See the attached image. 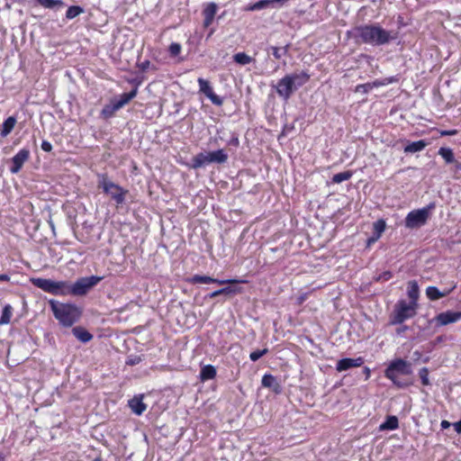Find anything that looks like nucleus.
<instances>
[{"label": "nucleus", "instance_id": "obj_37", "mask_svg": "<svg viewBox=\"0 0 461 461\" xmlns=\"http://www.w3.org/2000/svg\"><path fill=\"white\" fill-rule=\"evenodd\" d=\"M85 12L84 8L79 5H71L66 12V18L72 20Z\"/></svg>", "mask_w": 461, "mask_h": 461}, {"label": "nucleus", "instance_id": "obj_6", "mask_svg": "<svg viewBox=\"0 0 461 461\" xmlns=\"http://www.w3.org/2000/svg\"><path fill=\"white\" fill-rule=\"evenodd\" d=\"M228 160V154L220 149L214 151L200 152L192 158V167L194 169L204 167L211 163L224 164Z\"/></svg>", "mask_w": 461, "mask_h": 461}, {"label": "nucleus", "instance_id": "obj_19", "mask_svg": "<svg viewBox=\"0 0 461 461\" xmlns=\"http://www.w3.org/2000/svg\"><path fill=\"white\" fill-rule=\"evenodd\" d=\"M128 405L132 412L138 416L141 415L147 409V405L143 402L142 394L135 395L133 398L129 400Z\"/></svg>", "mask_w": 461, "mask_h": 461}, {"label": "nucleus", "instance_id": "obj_57", "mask_svg": "<svg viewBox=\"0 0 461 461\" xmlns=\"http://www.w3.org/2000/svg\"><path fill=\"white\" fill-rule=\"evenodd\" d=\"M6 455L3 452H0V461H5Z\"/></svg>", "mask_w": 461, "mask_h": 461}, {"label": "nucleus", "instance_id": "obj_1", "mask_svg": "<svg viewBox=\"0 0 461 461\" xmlns=\"http://www.w3.org/2000/svg\"><path fill=\"white\" fill-rule=\"evenodd\" d=\"M356 43L367 44L373 47L384 46L398 39V32L388 31L379 23H368L356 26L353 29Z\"/></svg>", "mask_w": 461, "mask_h": 461}, {"label": "nucleus", "instance_id": "obj_53", "mask_svg": "<svg viewBox=\"0 0 461 461\" xmlns=\"http://www.w3.org/2000/svg\"><path fill=\"white\" fill-rule=\"evenodd\" d=\"M10 280V276L6 274L0 275V281L8 282Z\"/></svg>", "mask_w": 461, "mask_h": 461}, {"label": "nucleus", "instance_id": "obj_5", "mask_svg": "<svg viewBox=\"0 0 461 461\" xmlns=\"http://www.w3.org/2000/svg\"><path fill=\"white\" fill-rule=\"evenodd\" d=\"M97 179L98 188L109 195L117 205L122 204L125 202V195L128 190L111 181L107 174H98Z\"/></svg>", "mask_w": 461, "mask_h": 461}, {"label": "nucleus", "instance_id": "obj_4", "mask_svg": "<svg viewBox=\"0 0 461 461\" xmlns=\"http://www.w3.org/2000/svg\"><path fill=\"white\" fill-rule=\"evenodd\" d=\"M31 283L37 288L56 296H67L70 294V282L55 281L42 277H32Z\"/></svg>", "mask_w": 461, "mask_h": 461}, {"label": "nucleus", "instance_id": "obj_10", "mask_svg": "<svg viewBox=\"0 0 461 461\" xmlns=\"http://www.w3.org/2000/svg\"><path fill=\"white\" fill-rule=\"evenodd\" d=\"M272 86L276 88L277 95L285 101L295 92L294 88H293L292 80L287 75L279 79L277 84Z\"/></svg>", "mask_w": 461, "mask_h": 461}, {"label": "nucleus", "instance_id": "obj_59", "mask_svg": "<svg viewBox=\"0 0 461 461\" xmlns=\"http://www.w3.org/2000/svg\"><path fill=\"white\" fill-rule=\"evenodd\" d=\"M394 81H395V79H394L393 77H391L390 79H388V81H387V82H388V83H393V82H394Z\"/></svg>", "mask_w": 461, "mask_h": 461}, {"label": "nucleus", "instance_id": "obj_13", "mask_svg": "<svg viewBox=\"0 0 461 461\" xmlns=\"http://www.w3.org/2000/svg\"><path fill=\"white\" fill-rule=\"evenodd\" d=\"M30 158V150L28 149H22L12 158V166L10 172L17 174L23 167L24 162Z\"/></svg>", "mask_w": 461, "mask_h": 461}, {"label": "nucleus", "instance_id": "obj_30", "mask_svg": "<svg viewBox=\"0 0 461 461\" xmlns=\"http://www.w3.org/2000/svg\"><path fill=\"white\" fill-rule=\"evenodd\" d=\"M399 420L396 416L391 415L387 416L385 420L379 426V429L381 431L384 430H393L398 429Z\"/></svg>", "mask_w": 461, "mask_h": 461}, {"label": "nucleus", "instance_id": "obj_61", "mask_svg": "<svg viewBox=\"0 0 461 461\" xmlns=\"http://www.w3.org/2000/svg\"><path fill=\"white\" fill-rule=\"evenodd\" d=\"M93 461H102L100 457L95 458Z\"/></svg>", "mask_w": 461, "mask_h": 461}, {"label": "nucleus", "instance_id": "obj_34", "mask_svg": "<svg viewBox=\"0 0 461 461\" xmlns=\"http://www.w3.org/2000/svg\"><path fill=\"white\" fill-rule=\"evenodd\" d=\"M384 83L379 80H375L372 83L360 84L356 86L355 92L366 94L371 91L374 87L384 86Z\"/></svg>", "mask_w": 461, "mask_h": 461}, {"label": "nucleus", "instance_id": "obj_56", "mask_svg": "<svg viewBox=\"0 0 461 461\" xmlns=\"http://www.w3.org/2000/svg\"><path fill=\"white\" fill-rule=\"evenodd\" d=\"M456 170H461V162L456 161L455 165Z\"/></svg>", "mask_w": 461, "mask_h": 461}, {"label": "nucleus", "instance_id": "obj_47", "mask_svg": "<svg viewBox=\"0 0 461 461\" xmlns=\"http://www.w3.org/2000/svg\"><path fill=\"white\" fill-rule=\"evenodd\" d=\"M150 62L149 60H145L141 63L138 64V68L142 71L145 72L149 68Z\"/></svg>", "mask_w": 461, "mask_h": 461}, {"label": "nucleus", "instance_id": "obj_7", "mask_svg": "<svg viewBox=\"0 0 461 461\" xmlns=\"http://www.w3.org/2000/svg\"><path fill=\"white\" fill-rule=\"evenodd\" d=\"M435 207L436 204L432 202L421 209L411 211L405 217L404 226L411 230L424 226L428 221L430 212L435 209Z\"/></svg>", "mask_w": 461, "mask_h": 461}, {"label": "nucleus", "instance_id": "obj_49", "mask_svg": "<svg viewBox=\"0 0 461 461\" xmlns=\"http://www.w3.org/2000/svg\"><path fill=\"white\" fill-rule=\"evenodd\" d=\"M455 430L459 434L461 433V419L453 424Z\"/></svg>", "mask_w": 461, "mask_h": 461}, {"label": "nucleus", "instance_id": "obj_16", "mask_svg": "<svg viewBox=\"0 0 461 461\" xmlns=\"http://www.w3.org/2000/svg\"><path fill=\"white\" fill-rule=\"evenodd\" d=\"M289 0H259L246 7L247 11H258L268 7H280Z\"/></svg>", "mask_w": 461, "mask_h": 461}, {"label": "nucleus", "instance_id": "obj_29", "mask_svg": "<svg viewBox=\"0 0 461 461\" xmlns=\"http://www.w3.org/2000/svg\"><path fill=\"white\" fill-rule=\"evenodd\" d=\"M138 93V85L131 90L129 93H123L120 95V98L118 100H114V102L117 104V105L121 108H122L125 104H127L131 99H133Z\"/></svg>", "mask_w": 461, "mask_h": 461}, {"label": "nucleus", "instance_id": "obj_41", "mask_svg": "<svg viewBox=\"0 0 461 461\" xmlns=\"http://www.w3.org/2000/svg\"><path fill=\"white\" fill-rule=\"evenodd\" d=\"M267 352H268L267 348H264V349H261V350L260 349L255 350V351L250 353L249 358H250L251 361L256 362L260 357H262L263 356L267 354Z\"/></svg>", "mask_w": 461, "mask_h": 461}, {"label": "nucleus", "instance_id": "obj_35", "mask_svg": "<svg viewBox=\"0 0 461 461\" xmlns=\"http://www.w3.org/2000/svg\"><path fill=\"white\" fill-rule=\"evenodd\" d=\"M233 61L239 65H248L253 61V59L245 52H238L233 55Z\"/></svg>", "mask_w": 461, "mask_h": 461}, {"label": "nucleus", "instance_id": "obj_42", "mask_svg": "<svg viewBox=\"0 0 461 461\" xmlns=\"http://www.w3.org/2000/svg\"><path fill=\"white\" fill-rule=\"evenodd\" d=\"M182 47L177 42H172L169 45L168 51L171 57H176L180 54Z\"/></svg>", "mask_w": 461, "mask_h": 461}, {"label": "nucleus", "instance_id": "obj_8", "mask_svg": "<svg viewBox=\"0 0 461 461\" xmlns=\"http://www.w3.org/2000/svg\"><path fill=\"white\" fill-rule=\"evenodd\" d=\"M416 305L407 303L405 300L398 301L391 315L390 324H402L406 320L412 318L416 315Z\"/></svg>", "mask_w": 461, "mask_h": 461}, {"label": "nucleus", "instance_id": "obj_60", "mask_svg": "<svg viewBox=\"0 0 461 461\" xmlns=\"http://www.w3.org/2000/svg\"><path fill=\"white\" fill-rule=\"evenodd\" d=\"M50 225L51 229L54 230V223L51 221H50Z\"/></svg>", "mask_w": 461, "mask_h": 461}, {"label": "nucleus", "instance_id": "obj_21", "mask_svg": "<svg viewBox=\"0 0 461 461\" xmlns=\"http://www.w3.org/2000/svg\"><path fill=\"white\" fill-rule=\"evenodd\" d=\"M241 293H242V288L240 286L229 285V286H225L221 289H218L216 291H213L212 293L208 294V297L212 299V298H215L221 294L231 296V295L239 294Z\"/></svg>", "mask_w": 461, "mask_h": 461}, {"label": "nucleus", "instance_id": "obj_15", "mask_svg": "<svg viewBox=\"0 0 461 461\" xmlns=\"http://www.w3.org/2000/svg\"><path fill=\"white\" fill-rule=\"evenodd\" d=\"M364 362L365 359L362 357H358L357 358L344 357L337 362L336 370L338 372H343L353 367H359L364 364Z\"/></svg>", "mask_w": 461, "mask_h": 461}, {"label": "nucleus", "instance_id": "obj_54", "mask_svg": "<svg viewBox=\"0 0 461 461\" xmlns=\"http://www.w3.org/2000/svg\"><path fill=\"white\" fill-rule=\"evenodd\" d=\"M364 374L366 375V379H368L370 376V369L367 366H365L363 369Z\"/></svg>", "mask_w": 461, "mask_h": 461}, {"label": "nucleus", "instance_id": "obj_18", "mask_svg": "<svg viewBox=\"0 0 461 461\" xmlns=\"http://www.w3.org/2000/svg\"><path fill=\"white\" fill-rule=\"evenodd\" d=\"M263 387L272 390L275 393L278 394L282 392V385L277 378L271 374H265L261 380Z\"/></svg>", "mask_w": 461, "mask_h": 461}, {"label": "nucleus", "instance_id": "obj_52", "mask_svg": "<svg viewBox=\"0 0 461 461\" xmlns=\"http://www.w3.org/2000/svg\"><path fill=\"white\" fill-rule=\"evenodd\" d=\"M408 329H409V327H408V326L403 325V326H402V327H400V328H398V329H397V333H398V334H401V333H402V332H405L406 330H408Z\"/></svg>", "mask_w": 461, "mask_h": 461}, {"label": "nucleus", "instance_id": "obj_55", "mask_svg": "<svg viewBox=\"0 0 461 461\" xmlns=\"http://www.w3.org/2000/svg\"><path fill=\"white\" fill-rule=\"evenodd\" d=\"M413 357L416 360H418L421 357V353L420 351L416 350L413 352Z\"/></svg>", "mask_w": 461, "mask_h": 461}, {"label": "nucleus", "instance_id": "obj_12", "mask_svg": "<svg viewBox=\"0 0 461 461\" xmlns=\"http://www.w3.org/2000/svg\"><path fill=\"white\" fill-rule=\"evenodd\" d=\"M189 282L191 284H219V285H224V284H239V283H246L245 280H236V279H224V280H219L212 278L208 276H201V275H194L190 279Z\"/></svg>", "mask_w": 461, "mask_h": 461}, {"label": "nucleus", "instance_id": "obj_9", "mask_svg": "<svg viewBox=\"0 0 461 461\" xmlns=\"http://www.w3.org/2000/svg\"><path fill=\"white\" fill-rule=\"evenodd\" d=\"M103 279L104 276H98L80 277L74 284L70 283V294L73 296H84Z\"/></svg>", "mask_w": 461, "mask_h": 461}, {"label": "nucleus", "instance_id": "obj_46", "mask_svg": "<svg viewBox=\"0 0 461 461\" xmlns=\"http://www.w3.org/2000/svg\"><path fill=\"white\" fill-rule=\"evenodd\" d=\"M41 149L45 152H50L52 150V145L48 140H42V142H41Z\"/></svg>", "mask_w": 461, "mask_h": 461}, {"label": "nucleus", "instance_id": "obj_2", "mask_svg": "<svg viewBox=\"0 0 461 461\" xmlns=\"http://www.w3.org/2000/svg\"><path fill=\"white\" fill-rule=\"evenodd\" d=\"M48 303L56 320L63 327H72L77 322L82 315V310L75 303H59L50 299Z\"/></svg>", "mask_w": 461, "mask_h": 461}, {"label": "nucleus", "instance_id": "obj_14", "mask_svg": "<svg viewBox=\"0 0 461 461\" xmlns=\"http://www.w3.org/2000/svg\"><path fill=\"white\" fill-rule=\"evenodd\" d=\"M459 320H461V312L453 311L440 312L434 318V321L437 322L438 326L451 324L458 321Z\"/></svg>", "mask_w": 461, "mask_h": 461}, {"label": "nucleus", "instance_id": "obj_48", "mask_svg": "<svg viewBox=\"0 0 461 461\" xmlns=\"http://www.w3.org/2000/svg\"><path fill=\"white\" fill-rule=\"evenodd\" d=\"M380 237L373 234L366 240V247H370L373 243H375Z\"/></svg>", "mask_w": 461, "mask_h": 461}, {"label": "nucleus", "instance_id": "obj_44", "mask_svg": "<svg viewBox=\"0 0 461 461\" xmlns=\"http://www.w3.org/2000/svg\"><path fill=\"white\" fill-rule=\"evenodd\" d=\"M141 361H142V357L140 356L130 355V356H128V357L126 359V365L132 366L140 364Z\"/></svg>", "mask_w": 461, "mask_h": 461}, {"label": "nucleus", "instance_id": "obj_22", "mask_svg": "<svg viewBox=\"0 0 461 461\" xmlns=\"http://www.w3.org/2000/svg\"><path fill=\"white\" fill-rule=\"evenodd\" d=\"M455 287L456 286H453L450 289L439 291L438 287L430 285V286H428L426 289V295L430 301H437V300L449 294L455 289Z\"/></svg>", "mask_w": 461, "mask_h": 461}, {"label": "nucleus", "instance_id": "obj_3", "mask_svg": "<svg viewBox=\"0 0 461 461\" xmlns=\"http://www.w3.org/2000/svg\"><path fill=\"white\" fill-rule=\"evenodd\" d=\"M412 374L411 364L402 358L392 360L384 369V376L392 381L398 388H407L412 384V381L399 379L398 375H411Z\"/></svg>", "mask_w": 461, "mask_h": 461}, {"label": "nucleus", "instance_id": "obj_17", "mask_svg": "<svg viewBox=\"0 0 461 461\" xmlns=\"http://www.w3.org/2000/svg\"><path fill=\"white\" fill-rule=\"evenodd\" d=\"M287 77L292 80L293 88L295 91L304 86L311 78V75L307 71L287 74Z\"/></svg>", "mask_w": 461, "mask_h": 461}, {"label": "nucleus", "instance_id": "obj_23", "mask_svg": "<svg viewBox=\"0 0 461 461\" xmlns=\"http://www.w3.org/2000/svg\"><path fill=\"white\" fill-rule=\"evenodd\" d=\"M290 46V43L283 47L268 46L265 50L268 55L271 53L276 59H280L281 58L288 55Z\"/></svg>", "mask_w": 461, "mask_h": 461}, {"label": "nucleus", "instance_id": "obj_40", "mask_svg": "<svg viewBox=\"0 0 461 461\" xmlns=\"http://www.w3.org/2000/svg\"><path fill=\"white\" fill-rule=\"evenodd\" d=\"M429 369L428 367H422L419 371V376L423 385H429L430 382L429 379Z\"/></svg>", "mask_w": 461, "mask_h": 461}, {"label": "nucleus", "instance_id": "obj_51", "mask_svg": "<svg viewBox=\"0 0 461 461\" xmlns=\"http://www.w3.org/2000/svg\"><path fill=\"white\" fill-rule=\"evenodd\" d=\"M456 133V131L453 130V131H444L441 132V135L442 136H452L454 134Z\"/></svg>", "mask_w": 461, "mask_h": 461}, {"label": "nucleus", "instance_id": "obj_25", "mask_svg": "<svg viewBox=\"0 0 461 461\" xmlns=\"http://www.w3.org/2000/svg\"><path fill=\"white\" fill-rule=\"evenodd\" d=\"M407 294L410 298V303L417 306V301L420 294V289L417 281L411 280L408 283Z\"/></svg>", "mask_w": 461, "mask_h": 461}, {"label": "nucleus", "instance_id": "obj_26", "mask_svg": "<svg viewBox=\"0 0 461 461\" xmlns=\"http://www.w3.org/2000/svg\"><path fill=\"white\" fill-rule=\"evenodd\" d=\"M120 110V107L117 105V104L114 102V100H112L109 104H105L101 113H100V116L103 118V119H110L112 118L114 113Z\"/></svg>", "mask_w": 461, "mask_h": 461}, {"label": "nucleus", "instance_id": "obj_43", "mask_svg": "<svg viewBox=\"0 0 461 461\" xmlns=\"http://www.w3.org/2000/svg\"><path fill=\"white\" fill-rule=\"evenodd\" d=\"M393 277V273L389 270L384 271L383 273L379 274L377 276L374 277V280L376 282H385L390 280Z\"/></svg>", "mask_w": 461, "mask_h": 461}, {"label": "nucleus", "instance_id": "obj_39", "mask_svg": "<svg viewBox=\"0 0 461 461\" xmlns=\"http://www.w3.org/2000/svg\"><path fill=\"white\" fill-rule=\"evenodd\" d=\"M386 227V223L384 220L379 219L374 222V232L373 234L381 237L382 233L384 231Z\"/></svg>", "mask_w": 461, "mask_h": 461}, {"label": "nucleus", "instance_id": "obj_45", "mask_svg": "<svg viewBox=\"0 0 461 461\" xmlns=\"http://www.w3.org/2000/svg\"><path fill=\"white\" fill-rule=\"evenodd\" d=\"M228 145L229 146H233V147H239L240 146V140H239V137L236 133H233L230 140L228 141Z\"/></svg>", "mask_w": 461, "mask_h": 461}, {"label": "nucleus", "instance_id": "obj_24", "mask_svg": "<svg viewBox=\"0 0 461 461\" xmlns=\"http://www.w3.org/2000/svg\"><path fill=\"white\" fill-rule=\"evenodd\" d=\"M73 335L81 342L87 343L93 339V335L84 327L77 326L72 329Z\"/></svg>", "mask_w": 461, "mask_h": 461}, {"label": "nucleus", "instance_id": "obj_50", "mask_svg": "<svg viewBox=\"0 0 461 461\" xmlns=\"http://www.w3.org/2000/svg\"><path fill=\"white\" fill-rule=\"evenodd\" d=\"M440 426L443 429H448L451 426V423L446 420H443L440 423Z\"/></svg>", "mask_w": 461, "mask_h": 461}, {"label": "nucleus", "instance_id": "obj_20", "mask_svg": "<svg viewBox=\"0 0 461 461\" xmlns=\"http://www.w3.org/2000/svg\"><path fill=\"white\" fill-rule=\"evenodd\" d=\"M218 6L215 3L212 2L207 4L205 8L203 10V26L209 27L215 17L216 12H217Z\"/></svg>", "mask_w": 461, "mask_h": 461}, {"label": "nucleus", "instance_id": "obj_36", "mask_svg": "<svg viewBox=\"0 0 461 461\" xmlns=\"http://www.w3.org/2000/svg\"><path fill=\"white\" fill-rule=\"evenodd\" d=\"M13 314V308L10 304H6L2 311L0 317V325L8 324Z\"/></svg>", "mask_w": 461, "mask_h": 461}, {"label": "nucleus", "instance_id": "obj_27", "mask_svg": "<svg viewBox=\"0 0 461 461\" xmlns=\"http://www.w3.org/2000/svg\"><path fill=\"white\" fill-rule=\"evenodd\" d=\"M428 145L425 140L409 142L403 149L405 153H415L423 150Z\"/></svg>", "mask_w": 461, "mask_h": 461}, {"label": "nucleus", "instance_id": "obj_31", "mask_svg": "<svg viewBox=\"0 0 461 461\" xmlns=\"http://www.w3.org/2000/svg\"><path fill=\"white\" fill-rule=\"evenodd\" d=\"M438 155L441 156V158L445 160L447 164H452L454 163L456 165L455 155L453 152V149L447 147H441L438 151Z\"/></svg>", "mask_w": 461, "mask_h": 461}, {"label": "nucleus", "instance_id": "obj_28", "mask_svg": "<svg viewBox=\"0 0 461 461\" xmlns=\"http://www.w3.org/2000/svg\"><path fill=\"white\" fill-rule=\"evenodd\" d=\"M217 371L214 366L212 365H205L202 366L200 371V379L201 381H207L213 379L216 376Z\"/></svg>", "mask_w": 461, "mask_h": 461}, {"label": "nucleus", "instance_id": "obj_58", "mask_svg": "<svg viewBox=\"0 0 461 461\" xmlns=\"http://www.w3.org/2000/svg\"><path fill=\"white\" fill-rule=\"evenodd\" d=\"M442 340H443L442 336H439V337H438V338L436 339V342H437V343H439V342H441Z\"/></svg>", "mask_w": 461, "mask_h": 461}, {"label": "nucleus", "instance_id": "obj_38", "mask_svg": "<svg viewBox=\"0 0 461 461\" xmlns=\"http://www.w3.org/2000/svg\"><path fill=\"white\" fill-rule=\"evenodd\" d=\"M353 173L350 170L343 171L338 174H335L332 177V182L336 184L342 183L343 181H347L351 178Z\"/></svg>", "mask_w": 461, "mask_h": 461}, {"label": "nucleus", "instance_id": "obj_11", "mask_svg": "<svg viewBox=\"0 0 461 461\" xmlns=\"http://www.w3.org/2000/svg\"><path fill=\"white\" fill-rule=\"evenodd\" d=\"M197 81L199 91L205 95L213 104L221 106L223 104V98L214 94L208 80L199 77Z\"/></svg>", "mask_w": 461, "mask_h": 461}, {"label": "nucleus", "instance_id": "obj_32", "mask_svg": "<svg viewBox=\"0 0 461 461\" xmlns=\"http://www.w3.org/2000/svg\"><path fill=\"white\" fill-rule=\"evenodd\" d=\"M35 2L47 9L57 10L65 5L62 0H35Z\"/></svg>", "mask_w": 461, "mask_h": 461}, {"label": "nucleus", "instance_id": "obj_33", "mask_svg": "<svg viewBox=\"0 0 461 461\" xmlns=\"http://www.w3.org/2000/svg\"><path fill=\"white\" fill-rule=\"evenodd\" d=\"M16 123V119L14 116H10L4 121L2 123V129L0 135L2 137L7 136L14 130Z\"/></svg>", "mask_w": 461, "mask_h": 461}]
</instances>
